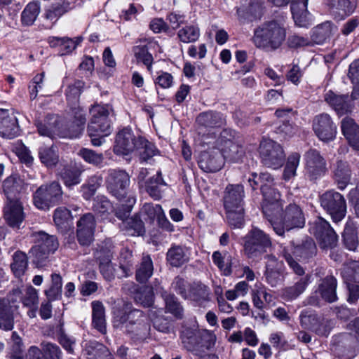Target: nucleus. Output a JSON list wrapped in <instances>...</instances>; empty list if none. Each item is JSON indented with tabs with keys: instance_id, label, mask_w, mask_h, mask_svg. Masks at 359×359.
Instances as JSON below:
<instances>
[{
	"instance_id": "nucleus-19",
	"label": "nucleus",
	"mask_w": 359,
	"mask_h": 359,
	"mask_svg": "<svg viewBox=\"0 0 359 359\" xmlns=\"http://www.w3.org/2000/svg\"><path fill=\"white\" fill-rule=\"evenodd\" d=\"M72 112L74 114L72 122L65 126L60 123V137L76 138L84 130L86 118L83 110L79 107H74Z\"/></svg>"
},
{
	"instance_id": "nucleus-3",
	"label": "nucleus",
	"mask_w": 359,
	"mask_h": 359,
	"mask_svg": "<svg viewBox=\"0 0 359 359\" xmlns=\"http://www.w3.org/2000/svg\"><path fill=\"white\" fill-rule=\"evenodd\" d=\"M243 240V252L247 258L259 261L266 256L272 247L270 236L257 226H252L245 234Z\"/></svg>"
},
{
	"instance_id": "nucleus-12",
	"label": "nucleus",
	"mask_w": 359,
	"mask_h": 359,
	"mask_svg": "<svg viewBox=\"0 0 359 359\" xmlns=\"http://www.w3.org/2000/svg\"><path fill=\"white\" fill-rule=\"evenodd\" d=\"M61 186L57 182L41 185L34 194V204L40 210H48L59 203L62 198Z\"/></svg>"
},
{
	"instance_id": "nucleus-52",
	"label": "nucleus",
	"mask_w": 359,
	"mask_h": 359,
	"mask_svg": "<svg viewBox=\"0 0 359 359\" xmlns=\"http://www.w3.org/2000/svg\"><path fill=\"white\" fill-rule=\"evenodd\" d=\"M209 288L202 283L193 284L189 290L188 299L195 302L208 301L209 299Z\"/></svg>"
},
{
	"instance_id": "nucleus-28",
	"label": "nucleus",
	"mask_w": 359,
	"mask_h": 359,
	"mask_svg": "<svg viewBox=\"0 0 359 359\" xmlns=\"http://www.w3.org/2000/svg\"><path fill=\"white\" fill-rule=\"evenodd\" d=\"M40 135L51 139L55 137H60V121L57 116L48 115L43 121L36 123Z\"/></svg>"
},
{
	"instance_id": "nucleus-21",
	"label": "nucleus",
	"mask_w": 359,
	"mask_h": 359,
	"mask_svg": "<svg viewBox=\"0 0 359 359\" xmlns=\"http://www.w3.org/2000/svg\"><path fill=\"white\" fill-rule=\"evenodd\" d=\"M245 191L241 184H229L225 188L223 196L224 209L244 208Z\"/></svg>"
},
{
	"instance_id": "nucleus-1",
	"label": "nucleus",
	"mask_w": 359,
	"mask_h": 359,
	"mask_svg": "<svg viewBox=\"0 0 359 359\" xmlns=\"http://www.w3.org/2000/svg\"><path fill=\"white\" fill-rule=\"evenodd\" d=\"M33 245L29 251L33 264L37 268L47 266L49 257L55 253L59 247L57 238L45 231H34L30 235Z\"/></svg>"
},
{
	"instance_id": "nucleus-11",
	"label": "nucleus",
	"mask_w": 359,
	"mask_h": 359,
	"mask_svg": "<svg viewBox=\"0 0 359 359\" xmlns=\"http://www.w3.org/2000/svg\"><path fill=\"white\" fill-rule=\"evenodd\" d=\"M259 153L262 163L268 168H280L285 161V154L282 146L271 140L261 142Z\"/></svg>"
},
{
	"instance_id": "nucleus-22",
	"label": "nucleus",
	"mask_w": 359,
	"mask_h": 359,
	"mask_svg": "<svg viewBox=\"0 0 359 359\" xmlns=\"http://www.w3.org/2000/svg\"><path fill=\"white\" fill-rule=\"evenodd\" d=\"M4 217L8 225L20 229L25 219V213L19 201H11L4 208Z\"/></svg>"
},
{
	"instance_id": "nucleus-47",
	"label": "nucleus",
	"mask_w": 359,
	"mask_h": 359,
	"mask_svg": "<svg viewBox=\"0 0 359 359\" xmlns=\"http://www.w3.org/2000/svg\"><path fill=\"white\" fill-rule=\"evenodd\" d=\"M0 326L5 330H11L13 328V313L6 299H0Z\"/></svg>"
},
{
	"instance_id": "nucleus-10",
	"label": "nucleus",
	"mask_w": 359,
	"mask_h": 359,
	"mask_svg": "<svg viewBox=\"0 0 359 359\" xmlns=\"http://www.w3.org/2000/svg\"><path fill=\"white\" fill-rule=\"evenodd\" d=\"M302 327L319 336H327L334 326V320L311 311L304 310L299 315Z\"/></svg>"
},
{
	"instance_id": "nucleus-16",
	"label": "nucleus",
	"mask_w": 359,
	"mask_h": 359,
	"mask_svg": "<svg viewBox=\"0 0 359 359\" xmlns=\"http://www.w3.org/2000/svg\"><path fill=\"white\" fill-rule=\"evenodd\" d=\"M137 139H136L131 128H124L120 130L116 135L114 153L123 157L128 156L133 151L137 144ZM126 161L130 160L128 158H126Z\"/></svg>"
},
{
	"instance_id": "nucleus-43",
	"label": "nucleus",
	"mask_w": 359,
	"mask_h": 359,
	"mask_svg": "<svg viewBox=\"0 0 359 359\" xmlns=\"http://www.w3.org/2000/svg\"><path fill=\"white\" fill-rule=\"evenodd\" d=\"M332 31V24L330 22H325L313 29L311 38L317 45L330 43Z\"/></svg>"
},
{
	"instance_id": "nucleus-40",
	"label": "nucleus",
	"mask_w": 359,
	"mask_h": 359,
	"mask_svg": "<svg viewBox=\"0 0 359 359\" xmlns=\"http://www.w3.org/2000/svg\"><path fill=\"white\" fill-rule=\"evenodd\" d=\"M154 272L153 262L150 256H144L140 264L137 266L135 277L137 282L146 283Z\"/></svg>"
},
{
	"instance_id": "nucleus-54",
	"label": "nucleus",
	"mask_w": 359,
	"mask_h": 359,
	"mask_svg": "<svg viewBox=\"0 0 359 359\" xmlns=\"http://www.w3.org/2000/svg\"><path fill=\"white\" fill-rule=\"evenodd\" d=\"M134 299L137 304L144 307L151 306L154 303L152 288L146 286L139 288L135 294Z\"/></svg>"
},
{
	"instance_id": "nucleus-58",
	"label": "nucleus",
	"mask_w": 359,
	"mask_h": 359,
	"mask_svg": "<svg viewBox=\"0 0 359 359\" xmlns=\"http://www.w3.org/2000/svg\"><path fill=\"white\" fill-rule=\"evenodd\" d=\"M137 63L142 62L149 71L151 69L154 58L147 46H136L133 49Z\"/></svg>"
},
{
	"instance_id": "nucleus-24",
	"label": "nucleus",
	"mask_w": 359,
	"mask_h": 359,
	"mask_svg": "<svg viewBox=\"0 0 359 359\" xmlns=\"http://www.w3.org/2000/svg\"><path fill=\"white\" fill-rule=\"evenodd\" d=\"M199 337L200 330L196 326H184L181 331L180 339L183 347L196 355L200 354Z\"/></svg>"
},
{
	"instance_id": "nucleus-14",
	"label": "nucleus",
	"mask_w": 359,
	"mask_h": 359,
	"mask_svg": "<svg viewBox=\"0 0 359 359\" xmlns=\"http://www.w3.org/2000/svg\"><path fill=\"white\" fill-rule=\"evenodd\" d=\"M199 168L206 172H215L220 170L224 165V156L220 148L213 147L202 151L198 157Z\"/></svg>"
},
{
	"instance_id": "nucleus-29",
	"label": "nucleus",
	"mask_w": 359,
	"mask_h": 359,
	"mask_svg": "<svg viewBox=\"0 0 359 359\" xmlns=\"http://www.w3.org/2000/svg\"><path fill=\"white\" fill-rule=\"evenodd\" d=\"M337 280L332 275H328L320 280L316 292H318L325 301L332 303L337 300Z\"/></svg>"
},
{
	"instance_id": "nucleus-51",
	"label": "nucleus",
	"mask_w": 359,
	"mask_h": 359,
	"mask_svg": "<svg viewBox=\"0 0 359 359\" xmlns=\"http://www.w3.org/2000/svg\"><path fill=\"white\" fill-rule=\"evenodd\" d=\"M40 12V6L37 2L29 3L21 14V21L25 25H32Z\"/></svg>"
},
{
	"instance_id": "nucleus-50",
	"label": "nucleus",
	"mask_w": 359,
	"mask_h": 359,
	"mask_svg": "<svg viewBox=\"0 0 359 359\" xmlns=\"http://www.w3.org/2000/svg\"><path fill=\"white\" fill-rule=\"evenodd\" d=\"M226 219L232 228H243L245 224L244 208L225 209Z\"/></svg>"
},
{
	"instance_id": "nucleus-5",
	"label": "nucleus",
	"mask_w": 359,
	"mask_h": 359,
	"mask_svg": "<svg viewBox=\"0 0 359 359\" xmlns=\"http://www.w3.org/2000/svg\"><path fill=\"white\" fill-rule=\"evenodd\" d=\"M126 322V331L138 339L145 338L149 334L150 320L142 311L133 309L128 313L119 311L114 318V327Z\"/></svg>"
},
{
	"instance_id": "nucleus-38",
	"label": "nucleus",
	"mask_w": 359,
	"mask_h": 359,
	"mask_svg": "<svg viewBox=\"0 0 359 359\" xmlns=\"http://www.w3.org/2000/svg\"><path fill=\"white\" fill-rule=\"evenodd\" d=\"M166 183L163 179L161 170L157 172L156 176L150 177L145 181L144 186L146 191L154 200H159L162 197V186H166Z\"/></svg>"
},
{
	"instance_id": "nucleus-30",
	"label": "nucleus",
	"mask_w": 359,
	"mask_h": 359,
	"mask_svg": "<svg viewBox=\"0 0 359 359\" xmlns=\"http://www.w3.org/2000/svg\"><path fill=\"white\" fill-rule=\"evenodd\" d=\"M262 194L264 198L266 203L263 205V212L268 218L272 215L271 210L276 208H279L280 205L278 203L280 199V194L274 187V186L268 188L264 187L262 188Z\"/></svg>"
},
{
	"instance_id": "nucleus-6",
	"label": "nucleus",
	"mask_w": 359,
	"mask_h": 359,
	"mask_svg": "<svg viewBox=\"0 0 359 359\" xmlns=\"http://www.w3.org/2000/svg\"><path fill=\"white\" fill-rule=\"evenodd\" d=\"M90 113L92 118L88 126V133L93 145L100 146L103 137L111 133L108 120L109 112L105 106L95 104L90 109Z\"/></svg>"
},
{
	"instance_id": "nucleus-59",
	"label": "nucleus",
	"mask_w": 359,
	"mask_h": 359,
	"mask_svg": "<svg viewBox=\"0 0 359 359\" xmlns=\"http://www.w3.org/2000/svg\"><path fill=\"white\" fill-rule=\"evenodd\" d=\"M216 335L208 330H200V353L212 348L216 342Z\"/></svg>"
},
{
	"instance_id": "nucleus-35",
	"label": "nucleus",
	"mask_w": 359,
	"mask_h": 359,
	"mask_svg": "<svg viewBox=\"0 0 359 359\" xmlns=\"http://www.w3.org/2000/svg\"><path fill=\"white\" fill-rule=\"evenodd\" d=\"M129 215L122 220L121 229L128 236H142L145 232L144 224L140 217L135 215L128 218Z\"/></svg>"
},
{
	"instance_id": "nucleus-55",
	"label": "nucleus",
	"mask_w": 359,
	"mask_h": 359,
	"mask_svg": "<svg viewBox=\"0 0 359 359\" xmlns=\"http://www.w3.org/2000/svg\"><path fill=\"white\" fill-rule=\"evenodd\" d=\"M60 175L67 187L80 183V170L74 166H65L60 172Z\"/></svg>"
},
{
	"instance_id": "nucleus-42",
	"label": "nucleus",
	"mask_w": 359,
	"mask_h": 359,
	"mask_svg": "<svg viewBox=\"0 0 359 359\" xmlns=\"http://www.w3.org/2000/svg\"><path fill=\"white\" fill-rule=\"evenodd\" d=\"M187 250L181 246H172L167 252V260L175 267H180L189 261Z\"/></svg>"
},
{
	"instance_id": "nucleus-46",
	"label": "nucleus",
	"mask_w": 359,
	"mask_h": 359,
	"mask_svg": "<svg viewBox=\"0 0 359 359\" xmlns=\"http://www.w3.org/2000/svg\"><path fill=\"white\" fill-rule=\"evenodd\" d=\"M3 189L8 202L18 201L17 196L21 191L20 180L12 176L6 178L3 183Z\"/></svg>"
},
{
	"instance_id": "nucleus-8",
	"label": "nucleus",
	"mask_w": 359,
	"mask_h": 359,
	"mask_svg": "<svg viewBox=\"0 0 359 359\" xmlns=\"http://www.w3.org/2000/svg\"><path fill=\"white\" fill-rule=\"evenodd\" d=\"M286 36L285 29L276 21L264 22L254 31L255 45H281Z\"/></svg>"
},
{
	"instance_id": "nucleus-2",
	"label": "nucleus",
	"mask_w": 359,
	"mask_h": 359,
	"mask_svg": "<svg viewBox=\"0 0 359 359\" xmlns=\"http://www.w3.org/2000/svg\"><path fill=\"white\" fill-rule=\"evenodd\" d=\"M130 176L125 170L114 171V196L120 202L115 215L118 219H124L130 215L135 204V198L130 191Z\"/></svg>"
},
{
	"instance_id": "nucleus-61",
	"label": "nucleus",
	"mask_w": 359,
	"mask_h": 359,
	"mask_svg": "<svg viewBox=\"0 0 359 359\" xmlns=\"http://www.w3.org/2000/svg\"><path fill=\"white\" fill-rule=\"evenodd\" d=\"M21 302L24 306H36L39 305L38 291L29 285L25 288L22 291Z\"/></svg>"
},
{
	"instance_id": "nucleus-56",
	"label": "nucleus",
	"mask_w": 359,
	"mask_h": 359,
	"mask_svg": "<svg viewBox=\"0 0 359 359\" xmlns=\"http://www.w3.org/2000/svg\"><path fill=\"white\" fill-rule=\"evenodd\" d=\"M163 297L165 302L167 311L181 318L183 315V308L177 301V297L174 294H168L166 292L163 293Z\"/></svg>"
},
{
	"instance_id": "nucleus-60",
	"label": "nucleus",
	"mask_w": 359,
	"mask_h": 359,
	"mask_svg": "<svg viewBox=\"0 0 359 359\" xmlns=\"http://www.w3.org/2000/svg\"><path fill=\"white\" fill-rule=\"evenodd\" d=\"M200 36L198 27L191 25L187 26L178 32V37L183 43L195 42Z\"/></svg>"
},
{
	"instance_id": "nucleus-9",
	"label": "nucleus",
	"mask_w": 359,
	"mask_h": 359,
	"mask_svg": "<svg viewBox=\"0 0 359 359\" xmlns=\"http://www.w3.org/2000/svg\"><path fill=\"white\" fill-rule=\"evenodd\" d=\"M320 203L334 222H339L345 217L346 202L340 193L334 190H328L320 196Z\"/></svg>"
},
{
	"instance_id": "nucleus-23",
	"label": "nucleus",
	"mask_w": 359,
	"mask_h": 359,
	"mask_svg": "<svg viewBox=\"0 0 359 359\" xmlns=\"http://www.w3.org/2000/svg\"><path fill=\"white\" fill-rule=\"evenodd\" d=\"M212 138L215 140L214 143L216 145L222 146L220 151L224 156V161L227 159L236 162L241 159L245 154L244 149L241 146L230 140L223 141L222 139L217 138V134L215 132L212 133Z\"/></svg>"
},
{
	"instance_id": "nucleus-57",
	"label": "nucleus",
	"mask_w": 359,
	"mask_h": 359,
	"mask_svg": "<svg viewBox=\"0 0 359 359\" xmlns=\"http://www.w3.org/2000/svg\"><path fill=\"white\" fill-rule=\"evenodd\" d=\"M299 161L300 155L298 153H293L288 156L283 174L285 180H290L296 175V170L299 164Z\"/></svg>"
},
{
	"instance_id": "nucleus-49",
	"label": "nucleus",
	"mask_w": 359,
	"mask_h": 359,
	"mask_svg": "<svg viewBox=\"0 0 359 359\" xmlns=\"http://www.w3.org/2000/svg\"><path fill=\"white\" fill-rule=\"evenodd\" d=\"M53 220L58 229L65 231L72 224L71 212L65 207L57 208L54 212Z\"/></svg>"
},
{
	"instance_id": "nucleus-4",
	"label": "nucleus",
	"mask_w": 359,
	"mask_h": 359,
	"mask_svg": "<svg viewBox=\"0 0 359 359\" xmlns=\"http://www.w3.org/2000/svg\"><path fill=\"white\" fill-rule=\"evenodd\" d=\"M267 219L278 236H283L285 231L293 229L302 228L305 224L302 209L296 203L287 205L280 217H274L272 214Z\"/></svg>"
},
{
	"instance_id": "nucleus-41",
	"label": "nucleus",
	"mask_w": 359,
	"mask_h": 359,
	"mask_svg": "<svg viewBox=\"0 0 359 359\" xmlns=\"http://www.w3.org/2000/svg\"><path fill=\"white\" fill-rule=\"evenodd\" d=\"M93 327L102 334L106 333V320L103 305L100 302H92Z\"/></svg>"
},
{
	"instance_id": "nucleus-31",
	"label": "nucleus",
	"mask_w": 359,
	"mask_h": 359,
	"mask_svg": "<svg viewBox=\"0 0 359 359\" xmlns=\"http://www.w3.org/2000/svg\"><path fill=\"white\" fill-rule=\"evenodd\" d=\"M83 354L86 359H111L109 349L96 341H87Z\"/></svg>"
},
{
	"instance_id": "nucleus-48",
	"label": "nucleus",
	"mask_w": 359,
	"mask_h": 359,
	"mask_svg": "<svg viewBox=\"0 0 359 359\" xmlns=\"http://www.w3.org/2000/svg\"><path fill=\"white\" fill-rule=\"evenodd\" d=\"M62 279L60 274L51 275V285L48 290H45V294L49 302L57 300L62 297Z\"/></svg>"
},
{
	"instance_id": "nucleus-17",
	"label": "nucleus",
	"mask_w": 359,
	"mask_h": 359,
	"mask_svg": "<svg viewBox=\"0 0 359 359\" xmlns=\"http://www.w3.org/2000/svg\"><path fill=\"white\" fill-rule=\"evenodd\" d=\"M96 226L95 219L93 214L82 215L76 223V238L80 245H90L93 241Z\"/></svg>"
},
{
	"instance_id": "nucleus-64",
	"label": "nucleus",
	"mask_w": 359,
	"mask_h": 359,
	"mask_svg": "<svg viewBox=\"0 0 359 359\" xmlns=\"http://www.w3.org/2000/svg\"><path fill=\"white\" fill-rule=\"evenodd\" d=\"M45 359H61L62 351L58 346L52 343H41Z\"/></svg>"
},
{
	"instance_id": "nucleus-15",
	"label": "nucleus",
	"mask_w": 359,
	"mask_h": 359,
	"mask_svg": "<svg viewBox=\"0 0 359 359\" xmlns=\"http://www.w3.org/2000/svg\"><path fill=\"white\" fill-rule=\"evenodd\" d=\"M313 129L316 136L323 142L333 140L337 134V126L327 114H320L313 120Z\"/></svg>"
},
{
	"instance_id": "nucleus-25",
	"label": "nucleus",
	"mask_w": 359,
	"mask_h": 359,
	"mask_svg": "<svg viewBox=\"0 0 359 359\" xmlns=\"http://www.w3.org/2000/svg\"><path fill=\"white\" fill-rule=\"evenodd\" d=\"M18 133V120L8 110L0 109V135L9 139Z\"/></svg>"
},
{
	"instance_id": "nucleus-33",
	"label": "nucleus",
	"mask_w": 359,
	"mask_h": 359,
	"mask_svg": "<svg viewBox=\"0 0 359 359\" xmlns=\"http://www.w3.org/2000/svg\"><path fill=\"white\" fill-rule=\"evenodd\" d=\"M267 262L266 263L265 276L266 282L271 286L276 287L280 281V269L281 264L276 257L273 255H266Z\"/></svg>"
},
{
	"instance_id": "nucleus-39",
	"label": "nucleus",
	"mask_w": 359,
	"mask_h": 359,
	"mask_svg": "<svg viewBox=\"0 0 359 359\" xmlns=\"http://www.w3.org/2000/svg\"><path fill=\"white\" fill-rule=\"evenodd\" d=\"M334 177L338 188L344 190L351 180V170L346 162L339 161L337 163Z\"/></svg>"
},
{
	"instance_id": "nucleus-7",
	"label": "nucleus",
	"mask_w": 359,
	"mask_h": 359,
	"mask_svg": "<svg viewBox=\"0 0 359 359\" xmlns=\"http://www.w3.org/2000/svg\"><path fill=\"white\" fill-rule=\"evenodd\" d=\"M281 254L292 271L301 278L292 286L282 290L281 297L286 301H292L300 296L306 289L310 283V276L305 275L304 269L296 262L289 252V250L284 248Z\"/></svg>"
},
{
	"instance_id": "nucleus-37",
	"label": "nucleus",
	"mask_w": 359,
	"mask_h": 359,
	"mask_svg": "<svg viewBox=\"0 0 359 359\" xmlns=\"http://www.w3.org/2000/svg\"><path fill=\"white\" fill-rule=\"evenodd\" d=\"M136 149L141 163H147L151 158L158 154L155 145L147 140L139 137L137 140Z\"/></svg>"
},
{
	"instance_id": "nucleus-45",
	"label": "nucleus",
	"mask_w": 359,
	"mask_h": 359,
	"mask_svg": "<svg viewBox=\"0 0 359 359\" xmlns=\"http://www.w3.org/2000/svg\"><path fill=\"white\" fill-rule=\"evenodd\" d=\"M39 158L47 167H54L59 161L57 151L53 147L42 146L39 149Z\"/></svg>"
},
{
	"instance_id": "nucleus-63",
	"label": "nucleus",
	"mask_w": 359,
	"mask_h": 359,
	"mask_svg": "<svg viewBox=\"0 0 359 359\" xmlns=\"http://www.w3.org/2000/svg\"><path fill=\"white\" fill-rule=\"evenodd\" d=\"M341 131L347 140L356 135L359 132V126L355 123L354 120L349 117H345L341 121Z\"/></svg>"
},
{
	"instance_id": "nucleus-13",
	"label": "nucleus",
	"mask_w": 359,
	"mask_h": 359,
	"mask_svg": "<svg viewBox=\"0 0 359 359\" xmlns=\"http://www.w3.org/2000/svg\"><path fill=\"white\" fill-rule=\"evenodd\" d=\"M309 231L319 242L322 249H333L337 243V235L328 222L322 217H318L310 224Z\"/></svg>"
},
{
	"instance_id": "nucleus-18",
	"label": "nucleus",
	"mask_w": 359,
	"mask_h": 359,
	"mask_svg": "<svg viewBox=\"0 0 359 359\" xmlns=\"http://www.w3.org/2000/svg\"><path fill=\"white\" fill-rule=\"evenodd\" d=\"M306 173L311 180H316L323 175L326 170V162L320 152L311 149L304 155Z\"/></svg>"
},
{
	"instance_id": "nucleus-27",
	"label": "nucleus",
	"mask_w": 359,
	"mask_h": 359,
	"mask_svg": "<svg viewBox=\"0 0 359 359\" xmlns=\"http://www.w3.org/2000/svg\"><path fill=\"white\" fill-rule=\"evenodd\" d=\"M325 100L339 116L351 112L353 107V104L347 95H337L332 91H329L325 95Z\"/></svg>"
},
{
	"instance_id": "nucleus-20",
	"label": "nucleus",
	"mask_w": 359,
	"mask_h": 359,
	"mask_svg": "<svg viewBox=\"0 0 359 359\" xmlns=\"http://www.w3.org/2000/svg\"><path fill=\"white\" fill-rule=\"evenodd\" d=\"M292 248L284 247L289 250V252L294 255L299 261L308 262L313 259L317 254V247L314 241L311 238H306L299 244H294L291 242Z\"/></svg>"
},
{
	"instance_id": "nucleus-53",
	"label": "nucleus",
	"mask_w": 359,
	"mask_h": 359,
	"mask_svg": "<svg viewBox=\"0 0 359 359\" xmlns=\"http://www.w3.org/2000/svg\"><path fill=\"white\" fill-rule=\"evenodd\" d=\"M252 176L253 178H249L248 182L252 189H256L259 184L261 191H262L264 186L269 188L275 185L273 177L268 172H262L259 175L257 173H252Z\"/></svg>"
},
{
	"instance_id": "nucleus-36",
	"label": "nucleus",
	"mask_w": 359,
	"mask_h": 359,
	"mask_svg": "<svg viewBox=\"0 0 359 359\" xmlns=\"http://www.w3.org/2000/svg\"><path fill=\"white\" fill-rule=\"evenodd\" d=\"M196 121L199 125L209 128H219L225 123L222 114L212 111L201 113L197 116Z\"/></svg>"
},
{
	"instance_id": "nucleus-26",
	"label": "nucleus",
	"mask_w": 359,
	"mask_h": 359,
	"mask_svg": "<svg viewBox=\"0 0 359 359\" xmlns=\"http://www.w3.org/2000/svg\"><path fill=\"white\" fill-rule=\"evenodd\" d=\"M262 6L259 0H245L237 9L240 21H252L261 18Z\"/></svg>"
},
{
	"instance_id": "nucleus-44",
	"label": "nucleus",
	"mask_w": 359,
	"mask_h": 359,
	"mask_svg": "<svg viewBox=\"0 0 359 359\" xmlns=\"http://www.w3.org/2000/svg\"><path fill=\"white\" fill-rule=\"evenodd\" d=\"M28 258L26 253L22 251H16L13 256V262L11 268L14 275L20 278L27 269Z\"/></svg>"
},
{
	"instance_id": "nucleus-62",
	"label": "nucleus",
	"mask_w": 359,
	"mask_h": 359,
	"mask_svg": "<svg viewBox=\"0 0 359 359\" xmlns=\"http://www.w3.org/2000/svg\"><path fill=\"white\" fill-rule=\"evenodd\" d=\"M84 83L82 81H76L73 84L69 85L66 92L67 99L72 104H76L79 102Z\"/></svg>"
},
{
	"instance_id": "nucleus-32",
	"label": "nucleus",
	"mask_w": 359,
	"mask_h": 359,
	"mask_svg": "<svg viewBox=\"0 0 359 359\" xmlns=\"http://www.w3.org/2000/svg\"><path fill=\"white\" fill-rule=\"evenodd\" d=\"M309 0H292L291 12L295 24L299 27H306L309 20V13L307 11Z\"/></svg>"
},
{
	"instance_id": "nucleus-34",
	"label": "nucleus",
	"mask_w": 359,
	"mask_h": 359,
	"mask_svg": "<svg viewBox=\"0 0 359 359\" xmlns=\"http://www.w3.org/2000/svg\"><path fill=\"white\" fill-rule=\"evenodd\" d=\"M213 263L222 271L224 276H230L233 269L241 266L240 261L231 255L226 257V263H224L225 256H223L219 251H215L212 255Z\"/></svg>"
}]
</instances>
